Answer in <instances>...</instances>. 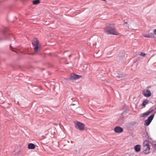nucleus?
<instances>
[{
	"label": "nucleus",
	"mask_w": 156,
	"mask_h": 156,
	"mask_svg": "<svg viewBox=\"0 0 156 156\" xmlns=\"http://www.w3.org/2000/svg\"><path fill=\"white\" fill-rule=\"evenodd\" d=\"M111 24H109L105 28V32L108 34L118 35L119 33L113 27H110Z\"/></svg>",
	"instance_id": "1"
},
{
	"label": "nucleus",
	"mask_w": 156,
	"mask_h": 156,
	"mask_svg": "<svg viewBox=\"0 0 156 156\" xmlns=\"http://www.w3.org/2000/svg\"><path fill=\"white\" fill-rule=\"evenodd\" d=\"M143 145V151L145 154L149 153L150 149V145L147 141L145 140L144 142Z\"/></svg>",
	"instance_id": "2"
},
{
	"label": "nucleus",
	"mask_w": 156,
	"mask_h": 156,
	"mask_svg": "<svg viewBox=\"0 0 156 156\" xmlns=\"http://www.w3.org/2000/svg\"><path fill=\"white\" fill-rule=\"evenodd\" d=\"M85 125L83 123L77 122L75 124V127L76 129L80 131H83L85 129Z\"/></svg>",
	"instance_id": "3"
},
{
	"label": "nucleus",
	"mask_w": 156,
	"mask_h": 156,
	"mask_svg": "<svg viewBox=\"0 0 156 156\" xmlns=\"http://www.w3.org/2000/svg\"><path fill=\"white\" fill-rule=\"evenodd\" d=\"M34 47V49L35 52L40 49V47L38 46V41L37 39H34L32 42Z\"/></svg>",
	"instance_id": "4"
},
{
	"label": "nucleus",
	"mask_w": 156,
	"mask_h": 156,
	"mask_svg": "<svg viewBox=\"0 0 156 156\" xmlns=\"http://www.w3.org/2000/svg\"><path fill=\"white\" fill-rule=\"evenodd\" d=\"M142 94L144 96L146 97H149L151 95L150 90L148 89L144 90L142 91Z\"/></svg>",
	"instance_id": "5"
},
{
	"label": "nucleus",
	"mask_w": 156,
	"mask_h": 156,
	"mask_svg": "<svg viewBox=\"0 0 156 156\" xmlns=\"http://www.w3.org/2000/svg\"><path fill=\"white\" fill-rule=\"evenodd\" d=\"M114 131L116 133H120L123 132V129L122 128L117 126L115 128Z\"/></svg>",
	"instance_id": "6"
},
{
	"label": "nucleus",
	"mask_w": 156,
	"mask_h": 156,
	"mask_svg": "<svg viewBox=\"0 0 156 156\" xmlns=\"http://www.w3.org/2000/svg\"><path fill=\"white\" fill-rule=\"evenodd\" d=\"M80 76L75 74H72L70 76L69 79L71 80H75L79 79Z\"/></svg>",
	"instance_id": "7"
},
{
	"label": "nucleus",
	"mask_w": 156,
	"mask_h": 156,
	"mask_svg": "<svg viewBox=\"0 0 156 156\" xmlns=\"http://www.w3.org/2000/svg\"><path fill=\"white\" fill-rule=\"evenodd\" d=\"M134 149L136 152H139L140 150V146L139 145H136L134 147Z\"/></svg>",
	"instance_id": "8"
},
{
	"label": "nucleus",
	"mask_w": 156,
	"mask_h": 156,
	"mask_svg": "<svg viewBox=\"0 0 156 156\" xmlns=\"http://www.w3.org/2000/svg\"><path fill=\"white\" fill-rule=\"evenodd\" d=\"M28 148L30 149H33L35 148V146L34 144L32 143H30L28 146Z\"/></svg>",
	"instance_id": "9"
},
{
	"label": "nucleus",
	"mask_w": 156,
	"mask_h": 156,
	"mask_svg": "<svg viewBox=\"0 0 156 156\" xmlns=\"http://www.w3.org/2000/svg\"><path fill=\"white\" fill-rule=\"evenodd\" d=\"M154 110H151V111H149L148 112H147L145 113H144L142 114V117H145L148 115L149 114L151 113Z\"/></svg>",
	"instance_id": "10"
},
{
	"label": "nucleus",
	"mask_w": 156,
	"mask_h": 156,
	"mask_svg": "<svg viewBox=\"0 0 156 156\" xmlns=\"http://www.w3.org/2000/svg\"><path fill=\"white\" fill-rule=\"evenodd\" d=\"M153 35L151 34H144L143 36L145 37L150 38L152 37Z\"/></svg>",
	"instance_id": "11"
},
{
	"label": "nucleus",
	"mask_w": 156,
	"mask_h": 156,
	"mask_svg": "<svg viewBox=\"0 0 156 156\" xmlns=\"http://www.w3.org/2000/svg\"><path fill=\"white\" fill-rule=\"evenodd\" d=\"M149 102L148 100L146 99L144 101L143 103L142 104V106H145L148 104Z\"/></svg>",
	"instance_id": "12"
},
{
	"label": "nucleus",
	"mask_w": 156,
	"mask_h": 156,
	"mask_svg": "<svg viewBox=\"0 0 156 156\" xmlns=\"http://www.w3.org/2000/svg\"><path fill=\"white\" fill-rule=\"evenodd\" d=\"M40 3V1L39 0H35L33 2V3L34 5H37Z\"/></svg>",
	"instance_id": "13"
},
{
	"label": "nucleus",
	"mask_w": 156,
	"mask_h": 156,
	"mask_svg": "<svg viewBox=\"0 0 156 156\" xmlns=\"http://www.w3.org/2000/svg\"><path fill=\"white\" fill-rule=\"evenodd\" d=\"M151 122L149 120H148L147 119V120H145V125L146 126H148V125H149V124H150Z\"/></svg>",
	"instance_id": "14"
},
{
	"label": "nucleus",
	"mask_w": 156,
	"mask_h": 156,
	"mask_svg": "<svg viewBox=\"0 0 156 156\" xmlns=\"http://www.w3.org/2000/svg\"><path fill=\"white\" fill-rule=\"evenodd\" d=\"M154 115H150L148 118L147 119L149 120L151 122L152 120L153 119V118L154 117Z\"/></svg>",
	"instance_id": "15"
},
{
	"label": "nucleus",
	"mask_w": 156,
	"mask_h": 156,
	"mask_svg": "<svg viewBox=\"0 0 156 156\" xmlns=\"http://www.w3.org/2000/svg\"><path fill=\"white\" fill-rule=\"evenodd\" d=\"M146 54L145 53H144L143 52L141 53L140 54V55L141 56H143V57H145V56Z\"/></svg>",
	"instance_id": "16"
},
{
	"label": "nucleus",
	"mask_w": 156,
	"mask_h": 156,
	"mask_svg": "<svg viewBox=\"0 0 156 156\" xmlns=\"http://www.w3.org/2000/svg\"><path fill=\"white\" fill-rule=\"evenodd\" d=\"M153 32L154 34L156 35V29H154L153 31Z\"/></svg>",
	"instance_id": "17"
},
{
	"label": "nucleus",
	"mask_w": 156,
	"mask_h": 156,
	"mask_svg": "<svg viewBox=\"0 0 156 156\" xmlns=\"http://www.w3.org/2000/svg\"><path fill=\"white\" fill-rule=\"evenodd\" d=\"M153 147L154 149L156 150V145H154Z\"/></svg>",
	"instance_id": "18"
},
{
	"label": "nucleus",
	"mask_w": 156,
	"mask_h": 156,
	"mask_svg": "<svg viewBox=\"0 0 156 156\" xmlns=\"http://www.w3.org/2000/svg\"><path fill=\"white\" fill-rule=\"evenodd\" d=\"M11 50H12V51H13V50H12V48H11Z\"/></svg>",
	"instance_id": "19"
},
{
	"label": "nucleus",
	"mask_w": 156,
	"mask_h": 156,
	"mask_svg": "<svg viewBox=\"0 0 156 156\" xmlns=\"http://www.w3.org/2000/svg\"><path fill=\"white\" fill-rule=\"evenodd\" d=\"M17 104H19V102H18Z\"/></svg>",
	"instance_id": "20"
}]
</instances>
